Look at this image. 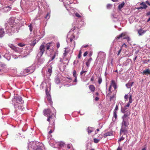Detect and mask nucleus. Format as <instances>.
Returning a JSON list of instances; mask_svg holds the SVG:
<instances>
[{
	"mask_svg": "<svg viewBox=\"0 0 150 150\" xmlns=\"http://www.w3.org/2000/svg\"><path fill=\"white\" fill-rule=\"evenodd\" d=\"M13 103L14 107L16 109L21 111L23 110L24 108L23 107V101L22 100L21 97L20 96H16L13 100Z\"/></svg>",
	"mask_w": 150,
	"mask_h": 150,
	"instance_id": "f257e3e1",
	"label": "nucleus"
},
{
	"mask_svg": "<svg viewBox=\"0 0 150 150\" xmlns=\"http://www.w3.org/2000/svg\"><path fill=\"white\" fill-rule=\"evenodd\" d=\"M45 42H43L39 47V51L38 54V56H40V57L42 56L45 52Z\"/></svg>",
	"mask_w": 150,
	"mask_h": 150,
	"instance_id": "f03ea898",
	"label": "nucleus"
},
{
	"mask_svg": "<svg viewBox=\"0 0 150 150\" xmlns=\"http://www.w3.org/2000/svg\"><path fill=\"white\" fill-rule=\"evenodd\" d=\"M129 125V122L127 119H123L122 122V126L121 129L120 131H126L127 130L123 129L124 127H127V126Z\"/></svg>",
	"mask_w": 150,
	"mask_h": 150,
	"instance_id": "7ed1b4c3",
	"label": "nucleus"
},
{
	"mask_svg": "<svg viewBox=\"0 0 150 150\" xmlns=\"http://www.w3.org/2000/svg\"><path fill=\"white\" fill-rule=\"evenodd\" d=\"M33 142L32 143V148L34 150H42L41 146L39 145V143Z\"/></svg>",
	"mask_w": 150,
	"mask_h": 150,
	"instance_id": "20e7f679",
	"label": "nucleus"
},
{
	"mask_svg": "<svg viewBox=\"0 0 150 150\" xmlns=\"http://www.w3.org/2000/svg\"><path fill=\"white\" fill-rule=\"evenodd\" d=\"M45 45L46 50H49L51 47H54V43L52 42L47 43Z\"/></svg>",
	"mask_w": 150,
	"mask_h": 150,
	"instance_id": "39448f33",
	"label": "nucleus"
},
{
	"mask_svg": "<svg viewBox=\"0 0 150 150\" xmlns=\"http://www.w3.org/2000/svg\"><path fill=\"white\" fill-rule=\"evenodd\" d=\"M43 114L44 115L47 116L50 115L52 114V112L50 109L48 108L44 109L43 111Z\"/></svg>",
	"mask_w": 150,
	"mask_h": 150,
	"instance_id": "423d86ee",
	"label": "nucleus"
},
{
	"mask_svg": "<svg viewBox=\"0 0 150 150\" xmlns=\"http://www.w3.org/2000/svg\"><path fill=\"white\" fill-rule=\"evenodd\" d=\"M126 132H120V136L121 137L120 139L119 140V141L120 142L123 140L126 137Z\"/></svg>",
	"mask_w": 150,
	"mask_h": 150,
	"instance_id": "0eeeda50",
	"label": "nucleus"
},
{
	"mask_svg": "<svg viewBox=\"0 0 150 150\" xmlns=\"http://www.w3.org/2000/svg\"><path fill=\"white\" fill-rule=\"evenodd\" d=\"M146 31V30H144L142 28H141L140 29L138 30H137V31L139 35V36H141L143 35L144 34Z\"/></svg>",
	"mask_w": 150,
	"mask_h": 150,
	"instance_id": "6e6552de",
	"label": "nucleus"
},
{
	"mask_svg": "<svg viewBox=\"0 0 150 150\" xmlns=\"http://www.w3.org/2000/svg\"><path fill=\"white\" fill-rule=\"evenodd\" d=\"M130 114V112L129 111H127L126 113H125L122 117L123 119H127V117L129 116Z\"/></svg>",
	"mask_w": 150,
	"mask_h": 150,
	"instance_id": "1a4fd4ad",
	"label": "nucleus"
},
{
	"mask_svg": "<svg viewBox=\"0 0 150 150\" xmlns=\"http://www.w3.org/2000/svg\"><path fill=\"white\" fill-rule=\"evenodd\" d=\"M89 89L91 92H93L95 91V87L93 85H90L89 86Z\"/></svg>",
	"mask_w": 150,
	"mask_h": 150,
	"instance_id": "9d476101",
	"label": "nucleus"
},
{
	"mask_svg": "<svg viewBox=\"0 0 150 150\" xmlns=\"http://www.w3.org/2000/svg\"><path fill=\"white\" fill-rule=\"evenodd\" d=\"M112 86V84H111V83L108 89V91L109 93H108L107 95L108 97H109L111 95V94L112 93V91H111Z\"/></svg>",
	"mask_w": 150,
	"mask_h": 150,
	"instance_id": "9b49d317",
	"label": "nucleus"
},
{
	"mask_svg": "<svg viewBox=\"0 0 150 150\" xmlns=\"http://www.w3.org/2000/svg\"><path fill=\"white\" fill-rule=\"evenodd\" d=\"M100 135H99L98 136V137H99L98 138V139H97L96 138H94L93 139V141L95 143H98L100 141V139H101L102 138V136L100 137Z\"/></svg>",
	"mask_w": 150,
	"mask_h": 150,
	"instance_id": "f8f14e48",
	"label": "nucleus"
},
{
	"mask_svg": "<svg viewBox=\"0 0 150 150\" xmlns=\"http://www.w3.org/2000/svg\"><path fill=\"white\" fill-rule=\"evenodd\" d=\"M134 83V82H129L126 84V86L127 88H130L132 86Z\"/></svg>",
	"mask_w": 150,
	"mask_h": 150,
	"instance_id": "ddd939ff",
	"label": "nucleus"
},
{
	"mask_svg": "<svg viewBox=\"0 0 150 150\" xmlns=\"http://www.w3.org/2000/svg\"><path fill=\"white\" fill-rule=\"evenodd\" d=\"M113 132H107L105 134H104V136L106 137L108 136H111L113 135Z\"/></svg>",
	"mask_w": 150,
	"mask_h": 150,
	"instance_id": "4468645a",
	"label": "nucleus"
},
{
	"mask_svg": "<svg viewBox=\"0 0 150 150\" xmlns=\"http://www.w3.org/2000/svg\"><path fill=\"white\" fill-rule=\"evenodd\" d=\"M111 84H112V86H113L115 90L117 88V85L115 81L114 80H112L111 81Z\"/></svg>",
	"mask_w": 150,
	"mask_h": 150,
	"instance_id": "2eb2a0df",
	"label": "nucleus"
},
{
	"mask_svg": "<svg viewBox=\"0 0 150 150\" xmlns=\"http://www.w3.org/2000/svg\"><path fill=\"white\" fill-rule=\"evenodd\" d=\"M125 36V33H122L118 36L117 37L116 39L117 40H119L120 38H122L123 37Z\"/></svg>",
	"mask_w": 150,
	"mask_h": 150,
	"instance_id": "dca6fc26",
	"label": "nucleus"
},
{
	"mask_svg": "<svg viewBox=\"0 0 150 150\" xmlns=\"http://www.w3.org/2000/svg\"><path fill=\"white\" fill-rule=\"evenodd\" d=\"M143 73L146 75L150 74V70L149 69H147L144 71H143Z\"/></svg>",
	"mask_w": 150,
	"mask_h": 150,
	"instance_id": "f3484780",
	"label": "nucleus"
},
{
	"mask_svg": "<svg viewBox=\"0 0 150 150\" xmlns=\"http://www.w3.org/2000/svg\"><path fill=\"white\" fill-rule=\"evenodd\" d=\"M4 31L3 29H0V37L1 38L4 36Z\"/></svg>",
	"mask_w": 150,
	"mask_h": 150,
	"instance_id": "a211bd4d",
	"label": "nucleus"
},
{
	"mask_svg": "<svg viewBox=\"0 0 150 150\" xmlns=\"http://www.w3.org/2000/svg\"><path fill=\"white\" fill-rule=\"evenodd\" d=\"M125 4L124 2H123L121 4H119L118 6V8L119 10H121L122 8L124 6Z\"/></svg>",
	"mask_w": 150,
	"mask_h": 150,
	"instance_id": "6ab92c4d",
	"label": "nucleus"
},
{
	"mask_svg": "<svg viewBox=\"0 0 150 150\" xmlns=\"http://www.w3.org/2000/svg\"><path fill=\"white\" fill-rule=\"evenodd\" d=\"M11 7L9 6H7L6 7H4L3 8V9L6 12H8L10 11L11 9Z\"/></svg>",
	"mask_w": 150,
	"mask_h": 150,
	"instance_id": "aec40b11",
	"label": "nucleus"
},
{
	"mask_svg": "<svg viewBox=\"0 0 150 150\" xmlns=\"http://www.w3.org/2000/svg\"><path fill=\"white\" fill-rule=\"evenodd\" d=\"M92 60V58L91 57L88 60L87 62L86 63V65L87 67H88L91 61Z\"/></svg>",
	"mask_w": 150,
	"mask_h": 150,
	"instance_id": "412c9836",
	"label": "nucleus"
},
{
	"mask_svg": "<svg viewBox=\"0 0 150 150\" xmlns=\"http://www.w3.org/2000/svg\"><path fill=\"white\" fill-rule=\"evenodd\" d=\"M140 4L141 5L143 6L142 7L143 8L146 9L147 7L146 5L145 4V3L144 2L141 3Z\"/></svg>",
	"mask_w": 150,
	"mask_h": 150,
	"instance_id": "4be33fe9",
	"label": "nucleus"
},
{
	"mask_svg": "<svg viewBox=\"0 0 150 150\" xmlns=\"http://www.w3.org/2000/svg\"><path fill=\"white\" fill-rule=\"evenodd\" d=\"M75 38V36L74 34H72L69 38L71 42H72L74 39Z\"/></svg>",
	"mask_w": 150,
	"mask_h": 150,
	"instance_id": "5701e85b",
	"label": "nucleus"
},
{
	"mask_svg": "<svg viewBox=\"0 0 150 150\" xmlns=\"http://www.w3.org/2000/svg\"><path fill=\"white\" fill-rule=\"evenodd\" d=\"M132 95L131 94H130V95L129 94V101L128 103H132V101H133V100L132 98Z\"/></svg>",
	"mask_w": 150,
	"mask_h": 150,
	"instance_id": "b1692460",
	"label": "nucleus"
},
{
	"mask_svg": "<svg viewBox=\"0 0 150 150\" xmlns=\"http://www.w3.org/2000/svg\"><path fill=\"white\" fill-rule=\"evenodd\" d=\"M9 47L11 48L15 51L16 52H17L18 51L17 48V47L13 45H11Z\"/></svg>",
	"mask_w": 150,
	"mask_h": 150,
	"instance_id": "393cba45",
	"label": "nucleus"
},
{
	"mask_svg": "<svg viewBox=\"0 0 150 150\" xmlns=\"http://www.w3.org/2000/svg\"><path fill=\"white\" fill-rule=\"evenodd\" d=\"M69 52V50H64L63 53L64 57H65L67 54Z\"/></svg>",
	"mask_w": 150,
	"mask_h": 150,
	"instance_id": "a878e982",
	"label": "nucleus"
},
{
	"mask_svg": "<svg viewBox=\"0 0 150 150\" xmlns=\"http://www.w3.org/2000/svg\"><path fill=\"white\" fill-rule=\"evenodd\" d=\"M128 107H126L125 106L124 107L121 109V111L123 113H125L126 112V110L127 109Z\"/></svg>",
	"mask_w": 150,
	"mask_h": 150,
	"instance_id": "bb28decb",
	"label": "nucleus"
},
{
	"mask_svg": "<svg viewBox=\"0 0 150 150\" xmlns=\"http://www.w3.org/2000/svg\"><path fill=\"white\" fill-rule=\"evenodd\" d=\"M47 100L49 103H51L52 102L51 98L50 95H48V96H47Z\"/></svg>",
	"mask_w": 150,
	"mask_h": 150,
	"instance_id": "cd10ccee",
	"label": "nucleus"
},
{
	"mask_svg": "<svg viewBox=\"0 0 150 150\" xmlns=\"http://www.w3.org/2000/svg\"><path fill=\"white\" fill-rule=\"evenodd\" d=\"M55 83L57 84H59L60 83V79L58 78L57 77L55 79Z\"/></svg>",
	"mask_w": 150,
	"mask_h": 150,
	"instance_id": "c85d7f7f",
	"label": "nucleus"
},
{
	"mask_svg": "<svg viewBox=\"0 0 150 150\" xmlns=\"http://www.w3.org/2000/svg\"><path fill=\"white\" fill-rule=\"evenodd\" d=\"M113 116L115 117V120L117 118V111H114L113 113Z\"/></svg>",
	"mask_w": 150,
	"mask_h": 150,
	"instance_id": "c756f323",
	"label": "nucleus"
},
{
	"mask_svg": "<svg viewBox=\"0 0 150 150\" xmlns=\"http://www.w3.org/2000/svg\"><path fill=\"white\" fill-rule=\"evenodd\" d=\"M88 131H93L94 130V129L93 128L91 127H88Z\"/></svg>",
	"mask_w": 150,
	"mask_h": 150,
	"instance_id": "7c9ffc66",
	"label": "nucleus"
},
{
	"mask_svg": "<svg viewBox=\"0 0 150 150\" xmlns=\"http://www.w3.org/2000/svg\"><path fill=\"white\" fill-rule=\"evenodd\" d=\"M64 145V144L62 142H60L58 143V145L59 146H63Z\"/></svg>",
	"mask_w": 150,
	"mask_h": 150,
	"instance_id": "2f4dec72",
	"label": "nucleus"
},
{
	"mask_svg": "<svg viewBox=\"0 0 150 150\" xmlns=\"http://www.w3.org/2000/svg\"><path fill=\"white\" fill-rule=\"evenodd\" d=\"M48 72L49 73V74H50V76L52 72V67H51L49 69H48Z\"/></svg>",
	"mask_w": 150,
	"mask_h": 150,
	"instance_id": "473e14b6",
	"label": "nucleus"
},
{
	"mask_svg": "<svg viewBox=\"0 0 150 150\" xmlns=\"http://www.w3.org/2000/svg\"><path fill=\"white\" fill-rule=\"evenodd\" d=\"M36 40H33L32 43L31 44V46H34L35 44L36 43Z\"/></svg>",
	"mask_w": 150,
	"mask_h": 150,
	"instance_id": "72a5a7b5",
	"label": "nucleus"
},
{
	"mask_svg": "<svg viewBox=\"0 0 150 150\" xmlns=\"http://www.w3.org/2000/svg\"><path fill=\"white\" fill-rule=\"evenodd\" d=\"M58 54V51H56L54 52V54L53 55L55 58L56 56H57Z\"/></svg>",
	"mask_w": 150,
	"mask_h": 150,
	"instance_id": "f704fd0d",
	"label": "nucleus"
},
{
	"mask_svg": "<svg viewBox=\"0 0 150 150\" xmlns=\"http://www.w3.org/2000/svg\"><path fill=\"white\" fill-rule=\"evenodd\" d=\"M129 97V96L128 94H126L124 96V98L125 101L127 100L128 99Z\"/></svg>",
	"mask_w": 150,
	"mask_h": 150,
	"instance_id": "c9c22d12",
	"label": "nucleus"
},
{
	"mask_svg": "<svg viewBox=\"0 0 150 150\" xmlns=\"http://www.w3.org/2000/svg\"><path fill=\"white\" fill-rule=\"evenodd\" d=\"M28 26H29V27L30 30V32H31L32 31L33 28L32 25L31 23L30 24V25H29Z\"/></svg>",
	"mask_w": 150,
	"mask_h": 150,
	"instance_id": "e433bc0d",
	"label": "nucleus"
},
{
	"mask_svg": "<svg viewBox=\"0 0 150 150\" xmlns=\"http://www.w3.org/2000/svg\"><path fill=\"white\" fill-rule=\"evenodd\" d=\"M30 67H28L25 69V71L26 73H28L30 71Z\"/></svg>",
	"mask_w": 150,
	"mask_h": 150,
	"instance_id": "4c0bfd02",
	"label": "nucleus"
},
{
	"mask_svg": "<svg viewBox=\"0 0 150 150\" xmlns=\"http://www.w3.org/2000/svg\"><path fill=\"white\" fill-rule=\"evenodd\" d=\"M102 82V79L101 77H99L98 79V82L99 84H100Z\"/></svg>",
	"mask_w": 150,
	"mask_h": 150,
	"instance_id": "58836bf2",
	"label": "nucleus"
},
{
	"mask_svg": "<svg viewBox=\"0 0 150 150\" xmlns=\"http://www.w3.org/2000/svg\"><path fill=\"white\" fill-rule=\"evenodd\" d=\"M50 13H48L46 15V16L45 17V18L49 19L50 18Z\"/></svg>",
	"mask_w": 150,
	"mask_h": 150,
	"instance_id": "ea45409f",
	"label": "nucleus"
},
{
	"mask_svg": "<svg viewBox=\"0 0 150 150\" xmlns=\"http://www.w3.org/2000/svg\"><path fill=\"white\" fill-rule=\"evenodd\" d=\"M18 45L20 47H23L24 46H25V45L22 43H19L18 44Z\"/></svg>",
	"mask_w": 150,
	"mask_h": 150,
	"instance_id": "a19ab883",
	"label": "nucleus"
},
{
	"mask_svg": "<svg viewBox=\"0 0 150 150\" xmlns=\"http://www.w3.org/2000/svg\"><path fill=\"white\" fill-rule=\"evenodd\" d=\"M75 16L78 18L81 17V16L78 13H75Z\"/></svg>",
	"mask_w": 150,
	"mask_h": 150,
	"instance_id": "79ce46f5",
	"label": "nucleus"
},
{
	"mask_svg": "<svg viewBox=\"0 0 150 150\" xmlns=\"http://www.w3.org/2000/svg\"><path fill=\"white\" fill-rule=\"evenodd\" d=\"M76 73V71L75 70H74L73 71V76L74 77H77Z\"/></svg>",
	"mask_w": 150,
	"mask_h": 150,
	"instance_id": "37998d69",
	"label": "nucleus"
},
{
	"mask_svg": "<svg viewBox=\"0 0 150 150\" xmlns=\"http://www.w3.org/2000/svg\"><path fill=\"white\" fill-rule=\"evenodd\" d=\"M112 6V5L110 4H108L107 5V8L110 9L111 8Z\"/></svg>",
	"mask_w": 150,
	"mask_h": 150,
	"instance_id": "c03bdc74",
	"label": "nucleus"
},
{
	"mask_svg": "<svg viewBox=\"0 0 150 150\" xmlns=\"http://www.w3.org/2000/svg\"><path fill=\"white\" fill-rule=\"evenodd\" d=\"M53 115H54V114L52 113L50 115H49L47 117H48V118H50V119H51H51H52V117L53 116Z\"/></svg>",
	"mask_w": 150,
	"mask_h": 150,
	"instance_id": "a18cd8bd",
	"label": "nucleus"
},
{
	"mask_svg": "<svg viewBox=\"0 0 150 150\" xmlns=\"http://www.w3.org/2000/svg\"><path fill=\"white\" fill-rule=\"evenodd\" d=\"M81 56V51L80 50L79 51V53L78 54V58L79 59L80 58Z\"/></svg>",
	"mask_w": 150,
	"mask_h": 150,
	"instance_id": "49530a36",
	"label": "nucleus"
},
{
	"mask_svg": "<svg viewBox=\"0 0 150 150\" xmlns=\"http://www.w3.org/2000/svg\"><path fill=\"white\" fill-rule=\"evenodd\" d=\"M123 39H126L127 40V41L128 42H129V41L130 40V38L128 37L123 38Z\"/></svg>",
	"mask_w": 150,
	"mask_h": 150,
	"instance_id": "de8ad7c7",
	"label": "nucleus"
},
{
	"mask_svg": "<svg viewBox=\"0 0 150 150\" xmlns=\"http://www.w3.org/2000/svg\"><path fill=\"white\" fill-rule=\"evenodd\" d=\"M122 50V48L121 47L120 48V50H119V51H118V53H117V56H119L120 55V53Z\"/></svg>",
	"mask_w": 150,
	"mask_h": 150,
	"instance_id": "09e8293b",
	"label": "nucleus"
},
{
	"mask_svg": "<svg viewBox=\"0 0 150 150\" xmlns=\"http://www.w3.org/2000/svg\"><path fill=\"white\" fill-rule=\"evenodd\" d=\"M55 58L53 56H51V60L49 61V62L50 61L53 60Z\"/></svg>",
	"mask_w": 150,
	"mask_h": 150,
	"instance_id": "8fccbe9b",
	"label": "nucleus"
},
{
	"mask_svg": "<svg viewBox=\"0 0 150 150\" xmlns=\"http://www.w3.org/2000/svg\"><path fill=\"white\" fill-rule=\"evenodd\" d=\"M71 145L69 144H68L67 145V147L68 149H70L71 148Z\"/></svg>",
	"mask_w": 150,
	"mask_h": 150,
	"instance_id": "3c124183",
	"label": "nucleus"
},
{
	"mask_svg": "<svg viewBox=\"0 0 150 150\" xmlns=\"http://www.w3.org/2000/svg\"><path fill=\"white\" fill-rule=\"evenodd\" d=\"M87 72L86 71H82L80 72V75H82L83 73H86Z\"/></svg>",
	"mask_w": 150,
	"mask_h": 150,
	"instance_id": "603ef678",
	"label": "nucleus"
},
{
	"mask_svg": "<svg viewBox=\"0 0 150 150\" xmlns=\"http://www.w3.org/2000/svg\"><path fill=\"white\" fill-rule=\"evenodd\" d=\"M130 105V103L128 102L127 104L125 106L126 107H129V106Z\"/></svg>",
	"mask_w": 150,
	"mask_h": 150,
	"instance_id": "864d4df0",
	"label": "nucleus"
},
{
	"mask_svg": "<svg viewBox=\"0 0 150 150\" xmlns=\"http://www.w3.org/2000/svg\"><path fill=\"white\" fill-rule=\"evenodd\" d=\"M118 109V106L117 105H116L115 108V110H114V111H116Z\"/></svg>",
	"mask_w": 150,
	"mask_h": 150,
	"instance_id": "5fc2aeb1",
	"label": "nucleus"
},
{
	"mask_svg": "<svg viewBox=\"0 0 150 150\" xmlns=\"http://www.w3.org/2000/svg\"><path fill=\"white\" fill-rule=\"evenodd\" d=\"M114 96L113 95L112 96H110V95L109 97H110V100H112L113 98L114 97Z\"/></svg>",
	"mask_w": 150,
	"mask_h": 150,
	"instance_id": "6e6d98bb",
	"label": "nucleus"
},
{
	"mask_svg": "<svg viewBox=\"0 0 150 150\" xmlns=\"http://www.w3.org/2000/svg\"><path fill=\"white\" fill-rule=\"evenodd\" d=\"M60 43L58 42H57V48H59V47H60Z\"/></svg>",
	"mask_w": 150,
	"mask_h": 150,
	"instance_id": "4d7b16f0",
	"label": "nucleus"
},
{
	"mask_svg": "<svg viewBox=\"0 0 150 150\" xmlns=\"http://www.w3.org/2000/svg\"><path fill=\"white\" fill-rule=\"evenodd\" d=\"M87 54H88L87 52H86L85 53H84L83 54V56L84 57H85V56H86L87 55Z\"/></svg>",
	"mask_w": 150,
	"mask_h": 150,
	"instance_id": "13d9d810",
	"label": "nucleus"
},
{
	"mask_svg": "<svg viewBox=\"0 0 150 150\" xmlns=\"http://www.w3.org/2000/svg\"><path fill=\"white\" fill-rule=\"evenodd\" d=\"M0 66L1 67H2L4 66V64H3L2 63L0 62Z\"/></svg>",
	"mask_w": 150,
	"mask_h": 150,
	"instance_id": "bf43d9fd",
	"label": "nucleus"
},
{
	"mask_svg": "<svg viewBox=\"0 0 150 150\" xmlns=\"http://www.w3.org/2000/svg\"><path fill=\"white\" fill-rule=\"evenodd\" d=\"M94 77L93 76H92V77L91 79V81H94Z\"/></svg>",
	"mask_w": 150,
	"mask_h": 150,
	"instance_id": "052dcab7",
	"label": "nucleus"
},
{
	"mask_svg": "<svg viewBox=\"0 0 150 150\" xmlns=\"http://www.w3.org/2000/svg\"><path fill=\"white\" fill-rule=\"evenodd\" d=\"M125 46V47L126 48L127 47V45H126V44H125V43H124L123 45H122L121 47L122 48V47H123L124 46Z\"/></svg>",
	"mask_w": 150,
	"mask_h": 150,
	"instance_id": "680f3d73",
	"label": "nucleus"
},
{
	"mask_svg": "<svg viewBox=\"0 0 150 150\" xmlns=\"http://www.w3.org/2000/svg\"><path fill=\"white\" fill-rule=\"evenodd\" d=\"M137 9H138V10H139V9H144V8L142 7V6H140V7H138L137 8Z\"/></svg>",
	"mask_w": 150,
	"mask_h": 150,
	"instance_id": "e2e57ef3",
	"label": "nucleus"
},
{
	"mask_svg": "<svg viewBox=\"0 0 150 150\" xmlns=\"http://www.w3.org/2000/svg\"><path fill=\"white\" fill-rule=\"evenodd\" d=\"M117 150H122V148L120 147H119L117 148Z\"/></svg>",
	"mask_w": 150,
	"mask_h": 150,
	"instance_id": "0e129e2a",
	"label": "nucleus"
},
{
	"mask_svg": "<svg viewBox=\"0 0 150 150\" xmlns=\"http://www.w3.org/2000/svg\"><path fill=\"white\" fill-rule=\"evenodd\" d=\"M47 90H46V94L47 95V96H48V95H50L49 94V93L48 92H47Z\"/></svg>",
	"mask_w": 150,
	"mask_h": 150,
	"instance_id": "69168bd1",
	"label": "nucleus"
},
{
	"mask_svg": "<svg viewBox=\"0 0 150 150\" xmlns=\"http://www.w3.org/2000/svg\"><path fill=\"white\" fill-rule=\"evenodd\" d=\"M99 99V98L98 97H96L95 100L96 101H97Z\"/></svg>",
	"mask_w": 150,
	"mask_h": 150,
	"instance_id": "338daca9",
	"label": "nucleus"
},
{
	"mask_svg": "<svg viewBox=\"0 0 150 150\" xmlns=\"http://www.w3.org/2000/svg\"><path fill=\"white\" fill-rule=\"evenodd\" d=\"M75 79L74 80V82H76L77 81V77H75Z\"/></svg>",
	"mask_w": 150,
	"mask_h": 150,
	"instance_id": "774afa93",
	"label": "nucleus"
}]
</instances>
